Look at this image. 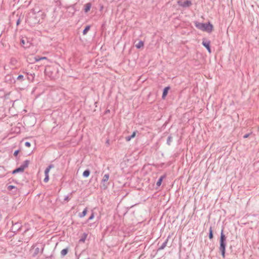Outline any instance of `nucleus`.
<instances>
[{"label": "nucleus", "mask_w": 259, "mask_h": 259, "mask_svg": "<svg viewBox=\"0 0 259 259\" xmlns=\"http://www.w3.org/2000/svg\"><path fill=\"white\" fill-rule=\"evenodd\" d=\"M87 211H88L87 208H85L83 210V211L82 212V213L79 214V217L80 218H83V217H85V216L87 215Z\"/></svg>", "instance_id": "nucleus-13"}, {"label": "nucleus", "mask_w": 259, "mask_h": 259, "mask_svg": "<svg viewBox=\"0 0 259 259\" xmlns=\"http://www.w3.org/2000/svg\"><path fill=\"white\" fill-rule=\"evenodd\" d=\"M19 23H20V21H19V20H18L17 22V25H18L19 24Z\"/></svg>", "instance_id": "nucleus-29"}, {"label": "nucleus", "mask_w": 259, "mask_h": 259, "mask_svg": "<svg viewBox=\"0 0 259 259\" xmlns=\"http://www.w3.org/2000/svg\"><path fill=\"white\" fill-rule=\"evenodd\" d=\"M54 166L53 165H50L45 170V175H49V173L51 168H53Z\"/></svg>", "instance_id": "nucleus-12"}, {"label": "nucleus", "mask_w": 259, "mask_h": 259, "mask_svg": "<svg viewBox=\"0 0 259 259\" xmlns=\"http://www.w3.org/2000/svg\"><path fill=\"white\" fill-rule=\"evenodd\" d=\"M210 41L209 40H206L205 39H203L202 41V45L203 46L206 48L208 52L210 53H211V49L210 48Z\"/></svg>", "instance_id": "nucleus-3"}, {"label": "nucleus", "mask_w": 259, "mask_h": 259, "mask_svg": "<svg viewBox=\"0 0 259 259\" xmlns=\"http://www.w3.org/2000/svg\"><path fill=\"white\" fill-rule=\"evenodd\" d=\"M14 189H16V187L15 186H13V185H9L7 187V189L9 191H11V190H12Z\"/></svg>", "instance_id": "nucleus-22"}, {"label": "nucleus", "mask_w": 259, "mask_h": 259, "mask_svg": "<svg viewBox=\"0 0 259 259\" xmlns=\"http://www.w3.org/2000/svg\"><path fill=\"white\" fill-rule=\"evenodd\" d=\"M169 90V87H166L164 88L162 96L163 99H164L165 98Z\"/></svg>", "instance_id": "nucleus-8"}, {"label": "nucleus", "mask_w": 259, "mask_h": 259, "mask_svg": "<svg viewBox=\"0 0 259 259\" xmlns=\"http://www.w3.org/2000/svg\"><path fill=\"white\" fill-rule=\"evenodd\" d=\"M204 23H199L198 22H195V26L199 29L202 30V27L203 26Z\"/></svg>", "instance_id": "nucleus-7"}, {"label": "nucleus", "mask_w": 259, "mask_h": 259, "mask_svg": "<svg viewBox=\"0 0 259 259\" xmlns=\"http://www.w3.org/2000/svg\"><path fill=\"white\" fill-rule=\"evenodd\" d=\"M213 26L210 23H208L207 24L204 23L203 26L201 30L210 33L213 30Z\"/></svg>", "instance_id": "nucleus-1"}, {"label": "nucleus", "mask_w": 259, "mask_h": 259, "mask_svg": "<svg viewBox=\"0 0 259 259\" xmlns=\"http://www.w3.org/2000/svg\"><path fill=\"white\" fill-rule=\"evenodd\" d=\"M163 177H161L158 180V181L156 183V185L158 186V187H159L161 184V183L162 182V180H163Z\"/></svg>", "instance_id": "nucleus-18"}, {"label": "nucleus", "mask_w": 259, "mask_h": 259, "mask_svg": "<svg viewBox=\"0 0 259 259\" xmlns=\"http://www.w3.org/2000/svg\"><path fill=\"white\" fill-rule=\"evenodd\" d=\"M144 42L142 41H140L137 45H136V47L138 49H140L141 48L143 47Z\"/></svg>", "instance_id": "nucleus-14"}, {"label": "nucleus", "mask_w": 259, "mask_h": 259, "mask_svg": "<svg viewBox=\"0 0 259 259\" xmlns=\"http://www.w3.org/2000/svg\"><path fill=\"white\" fill-rule=\"evenodd\" d=\"M209 238L210 239H212L213 238L212 230L211 227L209 228Z\"/></svg>", "instance_id": "nucleus-21"}, {"label": "nucleus", "mask_w": 259, "mask_h": 259, "mask_svg": "<svg viewBox=\"0 0 259 259\" xmlns=\"http://www.w3.org/2000/svg\"><path fill=\"white\" fill-rule=\"evenodd\" d=\"M25 145L26 147H30L31 144H30V143L29 142H25Z\"/></svg>", "instance_id": "nucleus-24"}, {"label": "nucleus", "mask_w": 259, "mask_h": 259, "mask_svg": "<svg viewBox=\"0 0 259 259\" xmlns=\"http://www.w3.org/2000/svg\"><path fill=\"white\" fill-rule=\"evenodd\" d=\"M109 178V175L108 174H105L103 176L102 181L104 182H107L108 181Z\"/></svg>", "instance_id": "nucleus-16"}, {"label": "nucleus", "mask_w": 259, "mask_h": 259, "mask_svg": "<svg viewBox=\"0 0 259 259\" xmlns=\"http://www.w3.org/2000/svg\"><path fill=\"white\" fill-rule=\"evenodd\" d=\"M226 240L225 235L223 233V231L222 230L221 233V238H220V243L225 244V241Z\"/></svg>", "instance_id": "nucleus-6"}, {"label": "nucleus", "mask_w": 259, "mask_h": 259, "mask_svg": "<svg viewBox=\"0 0 259 259\" xmlns=\"http://www.w3.org/2000/svg\"><path fill=\"white\" fill-rule=\"evenodd\" d=\"M90 172L89 170H86L85 171H83V176L84 177H88L90 175Z\"/></svg>", "instance_id": "nucleus-20"}, {"label": "nucleus", "mask_w": 259, "mask_h": 259, "mask_svg": "<svg viewBox=\"0 0 259 259\" xmlns=\"http://www.w3.org/2000/svg\"><path fill=\"white\" fill-rule=\"evenodd\" d=\"M94 213H93L91 214V215L90 217V218H89V220H91L93 219H94Z\"/></svg>", "instance_id": "nucleus-26"}, {"label": "nucleus", "mask_w": 259, "mask_h": 259, "mask_svg": "<svg viewBox=\"0 0 259 259\" xmlns=\"http://www.w3.org/2000/svg\"><path fill=\"white\" fill-rule=\"evenodd\" d=\"M68 249L67 248H66V249H63V250H61V254L62 255V256H65L66 255L67 253H68Z\"/></svg>", "instance_id": "nucleus-17"}, {"label": "nucleus", "mask_w": 259, "mask_h": 259, "mask_svg": "<svg viewBox=\"0 0 259 259\" xmlns=\"http://www.w3.org/2000/svg\"><path fill=\"white\" fill-rule=\"evenodd\" d=\"M45 178L44 179V182L47 183L49 181V175H45Z\"/></svg>", "instance_id": "nucleus-23"}, {"label": "nucleus", "mask_w": 259, "mask_h": 259, "mask_svg": "<svg viewBox=\"0 0 259 259\" xmlns=\"http://www.w3.org/2000/svg\"><path fill=\"white\" fill-rule=\"evenodd\" d=\"M178 4L180 6L183 7H188L192 5V3L190 1H183L182 0H179L178 2Z\"/></svg>", "instance_id": "nucleus-2"}, {"label": "nucleus", "mask_w": 259, "mask_h": 259, "mask_svg": "<svg viewBox=\"0 0 259 259\" xmlns=\"http://www.w3.org/2000/svg\"><path fill=\"white\" fill-rule=\"evenodd\" d=\"M225 248H226V244L220 243V250L222 252V255L223 258L225 257Z\"/></svg>", "instance_id": "nucleus-4"}, {"label": "nucleus", "mask_w": 259, "mask_h": 259, "mask_svg": "<svg viewBox=\"0 0 259 259\" xmlns=\"http://www.w3.org/2000/svg\"><path fill=\"white\" fill-rule=\"evenodd\" d=\"M23 78V76L22 75H20L17 77V79H18V80H21V79H22Z\"/></svg>", "instance_id": "nucleus-25"}, {"label": "nucleus", "mask_w": 259, "mask_h": 259, "mask_svg": "<svg viewBox=\"0 0 259 259\" xmlns=\"http://www.w3.org/2000/svg\"><path fill=\"white\" fill-rule=\"evenodd\" d=\"M91 8V3H88L85 5L84 6V11L85 12L87 13L89 12Z\"/></svg>", "instance_id": "nucleus-9"}, {"label": "nucleus", "mask_w": 259, "mask_h": 259, "mask_svg": "<svg viewBox=\"0 0 259 259\" xmlns=\"http://www.w3.org/2000/svg\"><path fill=\"white\" fill-rule=\"evenodd\" d=\"M88 234L87 233H83L81 237V238L79 240V241L81 242L84 243L87 238Z\"/></svg>", "instance_id": "nucleus-10"}, {"label": "nucleus", "mask_w": 259, "mask_h": 259, "mask_svg": "<svg viewBox=\"0 0 259 259\" xmlns=\"http://www.w3.org/2000/svg\"><path fill=\"white\" fill-rule=\"evenodd\" d=\"M258 131H259V127H258Z\"/></svg>", "instance_id": "nucleus-31"}, {"label": "nucleus", "mask_w": 259, "mask_h": 259, "mask_svg": "<svg viewBox=\"0 0 259 259\" xmlns=\"http://www.w3.org/2000/svg\"><path fill=\"white\" fill-rule=\"evenodd\" d=\"M47 58L46 57H36L34 58V61L35 62H37L41 60H47Z\"/></svg>", "instance_id": "nucleus-15"}, {"label": "nucleus", "mask_w": 259, "mask_h": 259, "mask_svg": "<svg viewBox=\"0 0 259 259\" xmlns=\"http://www.w3.org/2000/svg\"><path fill=\"white\" fill-rule=\"evenodd\" d=\"M18 152H19V151H15L14 154V155H15V156H17V154H18Z\"/></svg>", "instance_id": "nucleus-28"}, {"label": "nucleus", "mask_w": 259, "mask_h": 259, "mask_svg": "<svg viewBox=\"0 0 259 259\" xmlns=\"http://www.w3.org/2000/svg\"><path fill=\"white\" fill-rule=\"evenodd\" d=\"M21 42L23 44H24L25 43L24 40H22Z\"/></svg>", "instance_id": "nucleus-30"}, {"label": "nucleus", "mask_w": 259, "mask_h": 259, "mask_svg": "<svg viewBox=\"0 0 259 259\" xmlns=\"http://www.w3.org/2000/svg\"><path fill=\"white\" fill-rule=\"evenodd\" d=\"M90 29V26H87L83 31V34L85 35Z\"/></svg>", "instance_id": "nucleus-19"}, {"label": "nucleus", "mask_w": 259, "mask_h": 259, "mask_svg": "<svg viewBox=\"0 0 259 259\" xmlns=\"http://www.w3.org/2000/svg\"><path fill=\"white\" fill-rule=\"evenodd\" d=\"M27 166V165H23L20 166V167L16 168V169L13 171V174H15L19 172H23L24 170V169Z\"/></svg>", "instance_id": "nucleus-5"}, {"label": "nucleus", "mask_w": 259, "mask_h": 259, "mask_svg": "<svg viewBox=\"0 0 259 259\" xmlns=\"http://www.w3.org/2000/svg\"><path fill=\"white\" fill-rule=\"evenodd\" d=\"M248 136H249V134H246V135H245L243 136V138H248Z\"/></svg>", "instance_id": "nucleus-27"}, {"label": "nucleus", "mask_w": 259, "mask_h": 259, "mask_svg": "<svg viewBox=\"0 0 259 259\" xmlns=\"http://www.w3.org/2000/svg\"><path fill=\"white\" fill-rule=\"evenodd\" d=\"M136 135V132H134L132 134V135L130 136V137H127L125 138V140L126 141L128 142L130 141L132 139L134 138L135 137Z\"/></svg>", "instance_id": "nucleus-11"}]
</instances>
